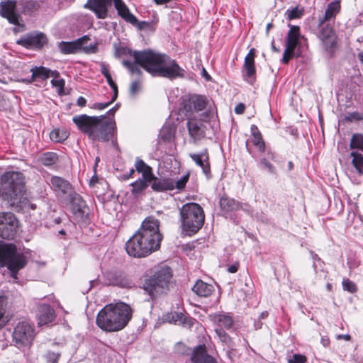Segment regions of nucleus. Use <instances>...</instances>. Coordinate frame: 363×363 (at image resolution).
Returning a JSON list of instances; mask_svg holds the SVG:
<instances>
[{"label": "nucleus", "instance_id": "f257e3e1", "mask_svg": "<svg viewBox=\"0 0 363 363\" xmlns=\"http://www.w3.org/2000/svg\"><path fill=\"white\" fill-rule=\"evenodd\" d=\"M133 58L140 67L152 77L168 79L184 77L185 71L167 55L152 49L135 51Z\"/></svg>", "mask_w": 363, "mask_h": 363}, {"label": "nucleus", "instance_id": "f03ea898", "mask_svg": "<svg viewBox=\"0 0 363 363\" xmlns=\"http://www.w3.org/2000/svg\"><path fill=\"white\" fill-rule=\"evenodd\" d=\"M133 312L132 308L124 302L107 304L98 313L96 325L106 332L120 331L128 324Z\"/></svg>", "mask_w": 363, "mask_h": 363}, {"label": "nucleus", "instance_id": "7ed1b4c3", "mask_svg": "<svg viewBox=\"0 0 363 363\" xmlns=\"http://www.w3.org/2000/svg\"><path fill=\"white\" fill-rule=\"evenodd\" d=\"M106 115L89 116L86 114L75 116L73 123L83 133L86 134L93 140L106 142L111 139L116 129V122L113 120L105 121Z\"/></svg>", "mask_w": 363, "mask_h": 363}, {"label": "nucleus", "instance_id": "20e7f679", "mask_svg": "<svg viewBox=\"0 0 363 363\" xmlns=\"http://www.w3.org/2000/svg\"><path fill=\"white\" fill-rule=\"evenodd\" d=\"M25 177L19 171L6 170L0 175V199L12 207L20 206L25 192Z\"/></svg>", "mask_w": 363, "mask_h": 363}, {"label": "nucleus", "instance_id": "39448f33", "mask_svg": "<svg viewBox=\"0 0 363 363\" xmlns=\"http://www.w3.org/2000/svg\"><path fill=\"white\" fill-rule=\"evenodd\" d=\"M181 228L188 236L196 233L203 225L205 215L203 208L196 203H187L179 209Z\"/></svg>", "mask_w": 363, "mask_h": 363}, {"label": "nucleus", "instance_id": "423d86ee", "mask_svg": "<svg viewBox=\"0 0 363 363\" xmlns=\"http://www.w3.org/2000/svg\"><path fill=\"white\" fill-rule=\"evenodd\" d=\"M28 263L27 257L18 251L16 245L0 241V265L6 267L11 277L18 279V273Z\"/></svg>", "mask_w": 363, "mask_h": 363}, {"label": "nucleus", "instance_id": "0eeeda50", "mask_svg": "<svg viewBox=\"0 0 363 363\" xmlns=\"http://www.w3.org/2000/svg\"><path fill=\"white\" fill-rule=\"evenodd\" d=\"M117 11L118 15L130 24L137 23V18L130 13L123 0H88L84 7L93 11L97 18L105 19L108 16V9L112 6Z\"/></svg>", "mask_w": 363, "mask_h": 363}, {"label": "nucleus", "instance_id": "6e6552de", "mask_svg": "<svg viewBox=\"0 0 363 363\" xmlns=\"http://www.w3.org/2000/svg\"><path fill=\"white\" fill-rule=\"evenodd\" d=\"M160 222L154 217L146 218L137 231L143 242L145 257L158 250L162 236L160 233Z\"/></svg>", "mask_w": 363, "mask_h": 363}, {"label": "nucleus", "instance_id": "1a4fd4ad", "mask_svg": "<svg viewBox=\"0 0 363 363\" xmlns=\"http://www.w3.org/2000/svg\"><path fill=\"white\" fill-rule=\"evenodd\" d=\"M172 270L169 267H162L152 276L145 279L143 289L149 295L164 294L172 284Z\"/></svg>", "mask_w": 363, "mask_h": 363}, {"label": "nucleus", "instance_id": "9d476101", "mask_svg": "<svg viewBox=\"0 0 363 363\" xmlns=\"http://www.w3.org/2000/svg\"><path fill=\"white\" fill-rule=\"evenodd\" d=\"M35 337V328L26 321L18 323L12 334L13 345L18 348L30 347Z\"/></svg>", "mask_w": 363, "mask_h": 363}, {"label": "nucleus", "instance_id": "9b49d317", "mask_svg": "<svg viewBox=\"0 0 363 363\" xmlns=\"http://www.w3.org/2000/svg\"><path fill=\"white\" fill-rule=\"evenodd\" d=\"M289 26L290 29L287 33L286 48L281 59V62L284 65H287L294 57H299L301 56L299 50L295 51L296 47L299 45L300 28L298 26L293 25H289Z\"/></svg>", "mask_w": 363, "mask_h": 363}, {"label": "nucleus", "instance_id": "f8f14e48", "mask_svg": "<svg viewBox=\"0 0 363 363\" xmlns=\"http://www.w3.org/2000/svg\"><path fill=\"white\" fill-rule=\"evenodd\" d=\"M18 220L15 215L11 212H0V237L3 239H14Z\"/></svg>", "mask_w": 363, "mask_h": 363}, {"label": "nucleus", "instance_id": "ddd939ff", "mask_svg": "<svg viewBox=\"0 0 363 363\" xmlns=\"http://www.w3.org/2000/svg\"><path fill=\"white\" fill-rule=\"evenodd\" d=\"M50 186L57 197L66 202L77 194L70 182L59 176L50 178Z\"/></svg>", "mask_w": 363, "mask_h": 363}, {"label": "nucleus", "instance_id": "4468645a", "mask_svg": "<svg viewBox=\"0 0 363 363\" xmlns=\"http://www.w3.org/2000/svg\"><path fill=\"white\" fill-rule=\"evenodd\" d=\"M221 215L238 225L241 221L239 211V201L227 196H223L219 201Z\"/></svg>", "mask_w": 363, "mask_h": 363}, {"label": "nucleus", "instance_id": "2eb2a0df", "mask_svg": "<svg viewBox=\"0 0 363 363\" xmlns=\"http://www.w3.org/2000/svg\"><path fill=\"white\" fill-rule=\"evenodd\" d=\"M16 43L26 48L40 50L48 43V38L43 33H32L21 36Z\"/></svg>", "mask_w": 363, "mask_h": 363}, {"label": "nucleus", "instance_id": "dca6fc26", "mask_svg": "<svg viewBox=\"0 0 363 363\" xmlns=\"http://www.w3.org/2000/svg\"><path fill=\"white\" fill-rule=\"evenodd\" d=\"M71 206L72 212L78 221H85L88 219L89 208L79 194H76L67 201Z\"/></svg>", "mask_w": 363, "mask_h": 363}, {"label": "nucleus", "instance_id": "f3484780", "mask_svg": "<svg viewBox=\"0 0 363 363\" xmlns=\"http://www.w3.org/2000/svg\"><path fill=\"white\" fill-rule=\"evenodd\" d=\"M18 10L17 0H7L0 3V15L6 18L13 25L19 26L20 15L16 12Z\"/></svg>", "mask_w": 363, "mask_h": 363}, {"label": "nucleus", "instance_id": "a211bd4d", "mask_svg": "<svg viewBox=\"0 0 363 363\" xmlns=\"http://www.w3.org/2000/svg\"><path fill=\"white\" fill-rule=\"evenodd\" d=\"M189 156L196 166L201 169L203 174L208 180L212 178L210 156L206 148L203 149L199 152L190 153Z\"/></svg>", "mask_w": 363, "mask_h": 363}, {"label": "nucleus", "instance_id": "6ab92c4d", "mask_svg": "<svg viewBox=\"0 0 363 363\" xmlns=\"http://www.w3.org/2000/svg\"><path fill=\"white\" fill-rule=\"evenodd\" d=\"M186 127L192 143H196L205 138L207 128L202 121L190 118L186 123Z\"/></svg>", "mask_w": 363, "mask_h": 363}, {"label": "nucleus", "instance_id": "aec40b11", "mask_svg": "<svg viewBox=\"0 0 363 363\" xmlns=\"http://www.w3.org/2000/svg\"><path fill=\"white\" fill-rule=\"evenodd\" d=\"M104 284L106 286H116L121 288L130 287V283L118 271H107L103 273Z\"/></svg>", "mask_w": 363, "mask_h": 363}, {"label": "nucleus", "instance_id": "412c9836", "mask_svg": "<svg viewBox=\"0 0 363 363\" xmlns=\"http://www.w3.org/2000/svg\"><path fill=\"white\" fill-rule=\"evenodd\" d=\"M143 242L136 232L125 243V250L127 253L133 257H144Z\"/></svg>", "mask_w": 363, "mask_h": 363}, {"label": "nucleus", "instance_id": "4be33fe9", "mask_svg": "<svg viewBox=\"0 0 363 363\" xmlns=\"http://www.w3.org/2000/svg\"><path fill=\"white\" fill-rule=\"evenodd\" d=\"M54 309L49 305L42 304L38 308L37 320L38 326L52 323L55 319Z\"/></svg>", "mask_w": 363, "mask_h": 363}, {"label": "nucleus", "instance_id": "5701e85b", "mask_svg": "<svg viewBox=\"0 0 363 363\" xmlns=\"http://www.w3.org/2000/svg\"><path fill=\"white\" fill-rule=\"evenodd\" d=\"M191 363H217L216 359L208 354L206 346L200 345L194 347L191 357Z\"/></svg>", "mask_w": 363, "mask_h": 363}, {"label": "nucleus", "instance_id": "b1692460", "mask_svg": "<svg viewBox=\"0 0 363 363\" xmlns=\"http://www.w3.org/2000/svg\"><path fill=\"white\" fill-rule=\"evenodd\" d=\"M151 189L155 192H164L174 189V181L169 178H158L153 174V179L149 182Z\"/></svg>", "mask_w": 363, "mask_h": 363}, {"label": "nucleus", "instance_id": "393cba45", "mask_svg": "<svg viewBox=\"0 0 363 363\" xmlns=\"http://www.w3.org/2000/svg\"><path fill=\"white\" fill-rule=\"evenodd\" d=\"M30 72L32 74L31 79L28 80L29 82H34L37 79L44 80L50 77H58L59 76V73L57 71H52L43 66L32 67Z\"/></svg>", "mask_w": 363, "mask_h": 363}, {"label": "nucleus", "instance_id": "a878e982", "mask_svg": "<svg viewBox=\"0 0 363 363\" xmlns=\"http://www.w3.org/2000/svg\"><path fill=\"white\" fill-rule=\"evenodd\" d=\"M164 320L169 323H174L176 325H183L184 326L191 327L193 325L194 322L196 321L191 318H186L182 313H171L167 314L164 317Z\"/></svg>", "mask_w": 363, "mask_h": 363}, {"label": "nucleus", "instance_id": "bb28decb", "mask_svg": "<svg viewBox=\"0 0 363 363\" xmlns=\"http://www.w3.org/2000/svg\"><path fill=\"white\" fill-rule=\"evenodd\" d=\"M256 69L255 65V60H244L242 67V77L245 80L247 81L250 84H252L255 81Z\"/></svg>", "mask_w": 363, "mask_h": 363}, {"label": "nucleus", "instance_id": "cd10ccee", "mask_svg": "<svg viewBox=\"0 0 363 363\" xmlns=\"http://www.w3.org/2000/svg\"><path fill=\"white\" fill-rule=\"evenodd\" d=\"M135 170L142 174V177L147 182L153 179L152 169L140 157H136L135 162Z\"/></svg>", "mask_w": 363, "mask_h": 363}, {"label": "nucleus", "instance_id": "c85d7f7f", "mask_svg": "<svg viewBox=\"0 0 363 363\" xmlns=\"http://www.w3.org/2000/svg\"><path fill=\"white\" fill-rule=\"evenodd\" d=\"M86 36H84L76 41L60 42L59 44L60 52L65 55L76 53L79 50H80L82 46V40Z\"/></svg>", "mask_w": 363, "mask_h": 363}, {"label": "nucleus", "instance_id": "c756f323", "mask_svg": "<svg viewBox=\"0 0 363 363\" xmlns=\"http://www.w3.org/2000/svg\"><path fill=\"white\" fill-rule=\"evenodd\" d=\"M39 8V4L34 0L18 1V10L25 15H31Z\"/></svg>", "mask_w": 363, "mask_h": 363}, {"label": "nucleus", "instance_id": "7c9ffc66", "mask_svg": "<svg viewBox=\"0 0 363 363\" xmlns=\"http://www.w3.org/2000/svg\"><path fill=\"white\" fill-rule=\"evenodd\" d=\"M340 11V3L338 1H333L328 4L325 11L323 18H320V25L323 24L326 21L335 18Z\"/></svg>", "mask_w": 363, "mask_h": 363}, {"label": "nucleus", "instance_id": "2f4dec72", "mask_svg": "<svg viewBox=\"0 0 363 363\" xmlns=\"http://www.w3.org/2000/svg\"><path fill=\"white\" fill-rule=\"evenodd\" d=\"M213 289V285L205 283L201 279L197 280L192 287V291L196 295H211Z\"/></svg>", "mask_w": 363, "mask_h": 363}, {"label": "nucleus", "instance_id": "473e14b6", "mask_svg": "<svg viewBox=\"0 0 363 363\" xmlns=\"http://www.w3.org/2000/svg\"><path fill=\"white\" fill-rule=\"evenodd\" d=\"M58 160V155L54 152H45L38 157V162L45 167H51L55 164Z\"/></svg>", "mask_w": 363, "mask_h": 363}, {"label": "nucleus", "instance_id": "72a5a7b5", "mask_svg": "<svg viewBox=\"0 0 363 363\" xmlns=\"http://www.w3.org/2000/svg\"><path fill=\"white\" fill-rule=\"evenodd\" d=\"M149 182H150L146 181V179L143 178L138 179V180L132 182L130 184V186H132V194L135 197L142 194L143 192L147 188Z\"/></svg>", "mask_w": 363, "mask_h": 363}, {"label": "nucleus", "instance_id": "f704fd0d", "mask_svg": "<svg viewBox=\"0 0 363 363\" xmlns=\"http://www.w3.org/2000/svg\"><path fill=\"white\" fill-rule=\"evenodd\" d=\"M350 156L352 157V164L359 175L363 174V155L357 151H352Z\"/></svg>", "mask_w": 363, "mask_h": 363}, {"label": "nucleus", "instance_id": "c9c22d12", "mask_svg": "<svg viewBox=\"0 0 363 363\" xmlns=\"http://www.w3.org/2000/svg\"><path fill=\"white\" fill-rule=\"evenodd\" d=\"M7 296H0V330L2 329L9 321L10 318L6 315L7 307Z\"/></svg>", "mask_w": 363, "mask_h": 363}, {"label": "nucleus", "instance_id": "e433bc0d", "mask_svg": "<svg viewBox=\"0 0 363 363\" xmlns=\"http://www.w3.org/2000/svg\"><path fill=\"white\" fill-rule=\"evenodd\" d=\"M68 136L69 133L66 130L60 128L54 129L50 133L51 140L59 143L66 140Z\"/></svg>", "mask_w": 363, "mask_h": 363}, {"label": "nucleus", "instance_id": "4c0bfd02", "mask_svg": "<svg viewBox=\"0 0 363 363\" xmlns=\"http://www.w3.org/2000/svg\"><path fill=\"white\" fill-rule=\"evenodd\" d=\"M123 65L128 69L129 72L132 74H136L138 77H141L143 72L140 64L137 63L135 60L133 62L130 60H123Z\"/></svg>", "mask_w": 363, "mask_h": 363}, {"label": "nucleus", "instance_id": "58836bf2", "mask_svg": "<svg viewBox=\"0 0 363 363\" xmlns=\"http://www.w3.org/2000/svg\"><path fill=\"white\" fill-rule=\"evenodd\" d=\"M215 321L217 322L219 325L223 326L227 329L230 328L233 324V320L232 317L226 314L216 315Z\"/></svg>", "mask_w": 363, "mask_h": 363}, {"label": "nucleus", "instance_id": "ea45409f", "mask_svg": "<svg viewBox=\"0 0 363 363\" xmlns=\"http://www.w3.org/2000/svg\"><path fill=\"white\" fill-rule=\"evenodd\" d=\"M160 137L164 142H171L174 137V128L170 125L164 126L160 132Z\"/></svg>", "mask_w": 363, "mask_h": 363}, {"label": "nucleus", "instance_id": "a19ab883", "mask_svg": "<svg viewBox=\"0 0 363 363\" xmlns=\"http://www.w3.org/2000/svg\"><path fill=\"white\" fill-rule=\"evenodd\" d=\"M321 41L323 43V45L325 51H327L330 55L333 54L335 52L336 45H337L336 35L332 36L329 38H326Z\"/></svg>", "mask_w": 363, "mask_h": 363}, {"label": "nucleus", "instance_id": "79ce46f5", "mask_svg": "<svg viewBox=\"0 0 363 363\" xmlns=\"http://www.w3.org/2000/svg\"><path fill=\"white\" fill-rule=\"evenodd\" d=\"M191 104L196 111H203L206 106V98L203 96L198 95L192 99Z\"/></svg>", "mask_w": 363, "mask_h": 363}, {"label": "nucleus", "instance_id": "37998d69", "mask_svg": "<svg viewBox=\"0 0 363 363\" xmlns=\"http://www.w3.org/2000/svg\"><path fill=\"white\" fill-rule=\"evenodd\" d=\"M350 147L351 149H358L363 151V135L355 133L352 135Z\"/></svg>", "mask_w": 363, "mask_h": 363}, {"label": "nucleus", "instance_id": "c03bdc74", "mask_svg": "<svg viewBox=\"0 0 363 363\" xmlns=\"http://www.w3.org/2000/svg\"><path fill=\"white\" fill-rule=\"evenodd\" d=\"M335 35V31L331 26H325L320 30L319 38L321 40Z\"/></svg>", "mask_w": 363, "mask_h": 363}, {"label": "nucleus", "instance_id": "a18cd8bd", "mask_svg": "<svg viewBox=\"0 0 363 363\" xmlns=\"http://www.w3.org/2000/svg\"><path fill=\"white\" fill-rule=\"evenodd\" d=\"M216 333L220 340L228 347L232 346V340L230 336L221 328L216 329Z\"/></svg>", "mask_w": 363, "mask_h": 363}, {"label": "nucleus", "instance_id": "49530a36", "mask_svg": "<svg viewBox=\"0 0 363 363\" xmlns=\"http://www.w3.org/2000/svg\"><path fill=\"white\" fill-rule=\"evenodd\" d=\"M252 143L258 148L260 152H264L266 149L265 143L262 138V134L252 137Z\"/></svg>", "mask_w": 363, "mask_h": 363}, {"label": "nucleus", "instance_id": "de8ad7c7", "mask_svg": "<svg viewBox=\"0 0 363 363\" xmlns=\"http://www.w3.org/2000/svg\"><path fill=\"white\" fill-rule=\"evenodd\" d=\"M285 14L289 20H293L300 18L303 15V11L296 6L291 10L287 9Z\"/></svg>", "mask_w": 363, "mask_h": 363}, {"label": "nucleus", "instance_id": "09e8293b", "mask_svg": "<svg viewBox=\"0 0 363 363\" xmlns=\"http://www.w3.org/2000/svg\"><path fill=\"white\" fill-rule=\"evenodd\" d=\"M342 284L343 289L350 294L355 293L357 291L356 284L349 279H343Z\"/></svg>", "mask_w": 363, "mask_h": 363}, {"label": "nucleus", "instance_id": "8fccbe9b", "mask_svg": "<svg viewBox=\"0 0 363 363\" xmlns=\"http://www.w3.org/2000/svg\"><path fill=\"white\" fill-rule=\"evenodd\" d=\"M310 254L311 256V258L313 260V267L314 269L315 273L318 274V266H319L320 268L323 267L324 265L323 261L319 257V256L315 254L313 251L311 250Z\"/></svg>", "mask_w": 363, "mask_h": 363}, {"label": "nucleus", "instance_id": "3c124183", "mask_svg": "<svg viewBox=\"0 0 363 363\" xmlns=\"http://www.w3.org/2000/svg\"><path fill=\"white\" fill-rule=\"evenodd\" d=\"M259 166L261 168L267 169L270 174H276L275 167L264 157L260 159Z\"/></svg>", "mask_w": 363, "mask_h": 363}, {"label": "nucleus", "instance_id": "603ef678", "mask_svg": "<svg viewBox=\"0 0 363 363\" xmlns=\"http://www.w3.org/2000/svg\"><path fill=\"white\" fill-rule=\"evenodd\" d=\"M136 50H132L127 47H119L116 48L115 55L117 57L130 55L133 57V54Z\"/></svg>", "mask_w": 363, "mask_h": 363}, {"label": "nucleus", "instance_id": "864d4df0", "mask_svg": "<svg viewBox=\"0 0 363 363\" xmlns=\"http://www.w3.org/2000/svg\"><path fill=\"white\" fill-rule=\"evenodd\" d=\"M189 174L187 173L184 175H183L179 180L177 182H174V189H177L178 190L183 189L189 181Z\"/></svg>", "mask_w": 363, "mask_h": 363}, {"label": "nucleus", "instance_id": "5fc2aeb1", "mask_svg": "<svg viewBox=\"0 0 363 363\" xmlns=\"http://www.w3.org/2000/svg\"><path fill=\"white\" fill-rule=\"evenodd\" d=\"M141 89V83L139 80L132 82L130 86L129 92L131 96L136 95Z\"/></svg>", "mask_w": 363, "mask_h": 363}, {"label": "nucleus", "instance_id": "6e6d98bb", "mask_svg": "<svg viewBox=\"0 0 363 363\" xmlns=\"http://www.w3.org/2000/svg\"><path fill=\"white\" fill-rule=\"evenodd\" d=\"M60 354L59 352H48L45 358L48 363H57Z\"/></svg>", "mask_w": 363, "mask_h": 363}, {"label": "nucleus", "instance_id": "4d7b16f0", "mask_svg": "<svg viewBox=\"0 0 363 363\" xmlns=\"http://www.w3.org/2000/svg\"><path fill=\"white\" fill-rule=\"evenodd\" d=\"M240 210H242L243 212L246 213L247 215L250 216H252L253 215L252 207L247 203L239 202V211Z\"/></svg>", "mask_w": 363, "mask_h": 363}, {"label": "nucleus", "instance_id": "13d9d810", "mask_svg": "<svg viewBox=\"0 0 363 363\" xmlns=\"http://www.w3.org/2000/svg\"><path fill=\"white\" fill-rule=\"evenodd\" d=\"M55 78H57V77H55ZM51 84H52L53 86L58 88V91L60 93L64 89L65 82L63 79L60 78V79H52Z\"/></svg>", "mask_w": 363, "mask_h": 363}, {"label": "nucleus", "instance_id": "bf43d9fd", "mask_svg": "<svg viewBox=\"0 0 363 363\" xmlns=\"http://www.w3.org/2000/svg\"><path fill=\"white\" fill-rule=\"evenodd\" d=\"M119 106H120V104H116L113 107H112L111 109H109L104 114V115H106L105 121H108V120L114 121V119H113L114 114L116 113V112L118 109Z\"/></svg>", "mask_w": 363, "mask_h": 363}, {"label": "nucleus", "instance_id": "052dcab7", "mask_svg": "<svg viewBox=\"0 0 363 363\" xmlns=\"http://www.w3.org/2000/svg\"><path fill=\"white\" fill-rule=\"evenodd\" d=\"M306 360V358L305 356L296 354H294L292 358L289 359L288 360L289 363H304Z\"/></svg>", "mask_w": 363, "mask_h": 363}, {"label": "nucleus", "instance_id": "680f3d73", "mask_svg": "<svg viewBox=\"0 0 363 363\" xmlns=\"http://www.w3.org/2000/svg\"><path fill=\"white\" fill-rule=\"evenodd\" d=\"M363 118L362 116L358 112H352L350 113L348 116H345V120L347 121H361Z\"/></svg>", "mask_w": 363, "mask_h": 363}, {"label": "nucleus", "instance_id": "e2e57ef3", "mask_svg": "<svg viewBox=\"0 0 363 363\" xmlns=\"http://www.w3.org/2000/svg\"><path fill=\"white\" fill-rule=\"evenodd\" d=\"M109 106L110 105L107 101L105 103H94L91 105H89V107L93 109L104 110Z\"/></svg>", "mask_w": 363, "mask_h": 363}, {"label": "nucleus", "instance_id": "0e129e2a", "mask_svg": "<svg viewBox=\"0 0 363 363\" xmlns=\"http://www.w3.org/2000/svg\"><path fill=\"white\" fill-rule=\"evenodd\" d=\"M104 77L106 78V82L108 84V85L110 86L111 89H116V87H117V84L112 79L111 74H109L107 76H105Z\"/></svg>", "mask_w": 363, "mask_h": 363}, {"label": "nucleus", "instance_id": "69168bd1", "mask_svg": "<svg viewBox=\"0 0 363 363\" xmlns=\"http://www.w3.org/2000/svg\"><path fill=\"white\" fill-rule=\"evenodd\" d=\"M245 109V106L242 103H239L235 107V112L237 114H242Z\"/></svg>", "mask_w": 363, "mask_h": 363}, {"label": "nucleus", "instance_id": "338daca9", "mask_svg": "<svg viewBox=\"0 0 363 363\" xmlns=\"http://www.w3.org/2000/svg\"><path fill=\"white\" fill-rule=\"evenodd\" d=\"M239 268V264L238 262H235L230 266L228 267V272L230 273H235L238 272Z\"/></svg>", "mask_w": 363, "mask_h": 363}, {"label": "nucleus", "instance_id": "774afa93", "mask_svg": "<svg viewBox=\"0 0 363 363\" xmlns=\"http://www.w3.org/2000/svg\"><path fill=\"white\" fill-rule=\"evenodd\" d=\"M101 74L105 77V76H107L110 74L109 72V70L108 69V67L107 65L104 63V62H102L101 64Z\"/></svg>", "mask_w": 363, "mask_h": 363}]
</instances>
